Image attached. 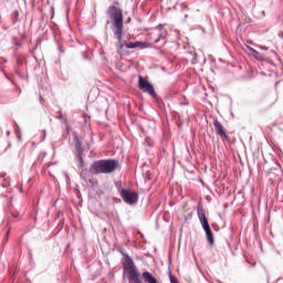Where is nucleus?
Here are the masks:
<instances>
[{
	"label": "nucleus",
	"mask_w": 283,
	"mask_h": 283,
	"mask_svg": "<svg viewBox=\"0 0 283 283\" xmlns=\"http://www.w3.org/2000/svg\"><path fill=\"white\" fill-rule=\"evenodd\" d=\"M7 136H10V130L7 132Z\"/></svg>",
	"instance_id": "412c9836"
},
{
	"label": "nucleus",
	"mask_w": 283,
	"mask_h": 283,
	"mask_svg": "<svg viewBox=\"0 0 283 283\" xmlns=\"http://www.w3.org/2000/svg\"><path fill=\"white\" fill-rule=\"evenodd\" d=\"M106 13L111 19V22L113 23V28H118L124 25L123 9L117 8L116 6H111L108 7Z\"/></svg>",
	"instance_id": "7ed1b4c3"
},
{
	"label": "nucleus",
	"mask_w": 283,
	"mask_h": 283,
	"mask_svg": "<svg viewBox=\"0 0 283 283\" xmlns=\"http://www.w3.org/2000/svg\"><path fill=\"white\" fill-rule=\"evenodd\" d=\"M118 191L120 198L126 202V205H136V202H138V192L129 191L123 187H120Z\"/></svg>",
	"instance_id": "20e7f679"
},
{
	"label": "nucleus",
	"mask_w": 283,
	"mask_h": 283,
	"mask_svg": "<svg viewBox=\"0 0 283 283\" xmlns=\"http://www.w3.org/2000/svg\"><path fill=\"white\" fill-rule=\"evenodd\" d=\"M138 87L146 92V94H149L153 98H156V88H154V84L143 77V75L138 76Z\"/></svg>",
	"instance_id": "39448f33"
},
{
	"label": "nucleus",
	"mask_w": 283,
	"mask_h": 283,
	"mask_svg": "<svg viewBox=\"0 0 283 283\" xmlns=\"http://www.w3.org/2000/svg\"><path fill=\"white\" fill-rule=\"evenodd\" d=\"M161 39H163V33H159L157 39L155 40V43H160Z\"/></svg>",
	"instance_id": "2eb2a0df"
},
{
	"label": "nucleus",
	"mask_w": 283,
	"mask_h": 283,
	"mask_svg": "<svg viewBox=\"0 0 283 283\" xmlns=\"http://www.w3.org/2000/svg\"><path fill=\"white\" fill-rule=\"evenodd\" d=\"M118 168V161L116 159H101L94 161L90 167V172L95 174H114Z\"/></svg>",
	"instance_id": "f257e3e1"
},
{
	"label": "nucleus",
	"mask_w": 283,
	"mask_h": 283,
	"mask_svg": "<svg viewBox=\"0 0 283 283\" xmlns=\"http://www.w3.org/2000/svg\"><path fill=\"white\" fill-rule=\"evenodd\" d=\"M40 103L43 105V96L40 95Z\"/></svg>",
	"instance_id": "f3484780"
},
{
	"label": "nucleus",
	"mask_w": 283,
	"mask_h": 283,
	"mask_svg": "<svg viewBox=\"0 0 283 283\" xmlns=\"http://www.w3.org/2000/svg\"><path fill=\"white\" fill-rule=\"evenodd\" d=\"M123 28L122 27H115L114 29V35L117 36V41L119 43V50H123V48H125V44H123Z\"/></svg>",
	"instance_id": "0eeeda50"
},
{
	"label": "nucleus",
	"mask_w": 283,
	"mask_h": 283,
	"mask_svg": "<svg viewBox=\"0 0 283 283\" xmlns=\"http://www.w3.org/2000/svg\"><path fill=\"white\" fill-rule=\"evenodd\" d=\"M248 50L250 52V54H252L254 56V59H256V61H262V54H260V52H258V50L251 48V46H248Z\"/></svg>",
	"instance_id": "1a4fd4ad"
},
{
	"label": "nucleus",
	"mask_w": 283,
	"mask_h": 283,
	"mask_svg": "<svg viewBox=\"0 0 283 283\" xmlns=\"http://www.w3.org/2000/svg\"><path fill=\"white\" fill-rule=\"evenodd\" d=\"M109 24V20L108 21H106V25H108Z\"/></svg>",
	"instance_id": "4be33fe9"
},
{
	"label": "nucleus",
	"mask_w": 283,
	"mask_h": 283,
	"mask_svg": "<svg viewBox=\"0 0 283 283\" xmlns=\"http://www.w3.org/2000/svg\"><path fill=\"white\" fill-rule=\"evenodd\" d=\"M140 45H143V42H128L125 44V48H127V50H136V48H140Z\"/></svg>",
	"instance_id": "9b49d317"
},
{
	"label": "nucleus",
	"mask_w": 283,
	"mask_h": 283,
	"mask_svg": "<svg viewBox=\"0 0 283 283\" xmlns=\"http://www.w3.org/2000/svg\"><path fill=\"white\" fill-rule=\"evenodd\" d=\"M142 277L145 283H158V280L154 277V275L147 271L143 272Z\"/></svg>",
	"instance_id": "6e6552de"
},
{
	"label": "nucleus",
	"mask_w": 283,
	"mask_h": 283,
	"mask_svg": "<svg viewBox=\"0 0 283 283\" xmlns=\"http://www.w3.org/2000/svg\"><path fill=\"white\" fill-rule=\"evenodd\" d=\"M17 65L19 66L23 65V59L17 57Z\"/></svg>",
	"instance_id": "4468645a"
},
{
	"label": "nucleus",
	"mask_w": 283,
	"mask_h": 283,
	"mask_svg": "<svg viewBox=\"0 0 283 283\" xmlns=\"http://www.w3.org/2000/svg\"><path fill=\"white\" fill-rule=\"evenodd\" d=\"M76 158L78 169H83V167H85V161H83V155H77Z\"/></svg>",
	"instance_id": "f8f14e48"
},
{
	"label": "nucleus",
	"mask_w": 283,
	"mask_h": 283,
	"mask_svg": "<svg viewBox=\"0 0 283 283\" xmlns=\"http://www.w3.org/2000/svg\"><path fill=\"white\" fill-rule=\"evenodd\" d=\"M46 132L44 130L43 140H45Z\"/></svg>",
	"instance_id": "6ab92c4d"
},
{
	"label": "nucleus",
	"mask_w": 283,
	"mask_h": 283,
	"mask_svg": "<svg viewBox=\"0 0 283 283\" xmlns=\"http://www.w3.org/2000/svg\"><path fill=\"white\" fill-rule=\"evenodd\" d=\"M261 14H262L263 17H266V12H265V11H262Z\"/></svg>",
	"instance_id": "a211bd4d"
},
{
	"label": "nucleus",
	"mask_w": 283,
	"mask_h": 283,
	"mask_svg": "<svg viewBox=\"0 0 283 283\" xmlns=\"http://www.w3.org/2000/svg\"><path fill=\"white\" fill-rule=\"evenodd\" d=\"M159 28H163V24H159Z\"/></svg>",
	"instance_id": "b1692460"
},
{
	"label": "nucleus",
	"mask_w": 283,
	"mask_h": 283,
	"mask_svg": "<svg viewBox=\"0 0 283 283\" xmlns=\"http://www.w3.org/2000/svg\"><path fill=\"white\" fill-rule=\"evenodd\" d=\"M169 280H170V283H178V280L174 277V275H171V272H169Z\"/></svg>",
	"instance_id": "ddd939ff"
},
{
	"label": "nucleus",
	"mask_w": 283,
	"mask_h": 283,
	"mask_svg": "<svg viewBox=\"0 0 283 283\" xmlns=\"http://www.w3.org/2000/svg\"><path fill=\"white\" fill-rule=\"evenodd\" d=\"M15 126V133L19 134L21 132V128L19 127V124L14 123Z\"/></svg>",
	"instance_id": "dca6fc26"
},
{
	"label": "nucleus",
	"mask_w": 283,
	"mask_h": 283,
	"mask_svg": "<svg viewBox=\"0 0 283 283\" xmlns=\"http://www.w3.org/2000/svg\"><path fill=\"white\" fill-rule=\"evenodd\" d=\"M18 217V214H13V218H17Z\"/></svg>",
	"instance_id": "5701e85b"
},
{
	"label": "nucleus",
	"mask_w": 283,
	"mask_h": 283,
	"mask_svg": "<svg viewBox=\"0 0 283 283\" xmlns=\"http://www.w3.org/2000/svg\"><path fill=\"white\" fill-rule=\"evenodd\" d=\"M197 214L210 247H213L214 244L213 232L211 231V226H209V220L207 219V212L205 211V207H202V205L200 203L198 205V208H197Z\"/></svg>",
	"instance_id": "f03ea898"
},
{
	"label": "nucleus",
	"mask_w": 283,
	"mask_h": 283,
	"mask_svg": "<svg viewBox=\"0 0 283 283\" xmlns=\"http://www.w3.org/2000/svg\"><path fill=\"white\" fill-rule=\"evenodd\" d=\"M75 149H76L77 156H83V146L81 144V140H78V137H75Z\"/></svg>",
	"instance_id": "9d476101"
},
{
	"label": "nucleus",
	"mask_w": 283,
	"mask_h": 283,
	"mask_svg": "<svg viewBox=\"0 0 283 283\" xmlns=\"http://www.w3.org/2000/svg\"><path fill=\"white\" fill-rule=\"evenodd\" d=\"M213 127H214L218 136L223 138V140L229 139V135H227V133L224 132V126L222 125V123H220L218 119H214L213 120Z\"/></svg>",
	"instance_id": "423d86ee"
},
{
	"label": "nucleus",
	"mask_w": 283,
	"mask_h": 283,
	"mask_svg": "<svg viewBox=\"0 0 283 283\" xmlns=\"http://www.w3.org/2000/svg\"><path fill=\"white\" fill-rule=\"evenodd\" d=\"M262 50H269V48H266V46H263V48H262Z\"/></svg>",
	"instance_id": "aec40b11"
}]
</instances>
